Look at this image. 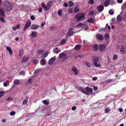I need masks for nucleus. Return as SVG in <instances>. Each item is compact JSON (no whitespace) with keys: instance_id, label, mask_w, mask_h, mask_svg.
I'll list each match as a JSON object with an SVG mask.
<instances>
[{"instance_id":"nucleus-37","label":"nucleus","mask_w":126,"mask_h":126,"mask_svg":"<svg viewBox=\"0 0 126 126\" xmlns=\"http://www.w3.org/2000/svg\"><path fill=\"white\" fill-rule=\"evenodd\" d=\"M88 2L89 4H93L94 3L93 0H90Z\"/></svg>"},{"instance_id":"nucleus-64","label":"nucleus","mask_w":126,"mask_h":126,"mask_svg":"<svg viewBox=\"0 0 126 126\" xmlns=\"http://www.w3.org/2000/svg\"><path fill=\"white\" fill-rule=\"evenodd\" d=\"M93 89L95 91L97 90V88L95 86H94L93 87Z\"/></svg>"},{"instance_id":"nucleus-21","label":"nucleus","mask_w":126,"mask_h":126,"mask_svg":"<svg viewBox=\"0 0 126 126\" xmlns=\"http://www.w3.org/2000/svg\"><path fill=\"white\" fill-rule=\"evenodd\" d=\"M87 21L89 22L93 23L94 22V19L91 18L88 19Z\"/></svg>"},{"instance_id":"nucleus-51","label":"nucleus","mask_w":126,"mask_h":126,"mask_svg":"<svg viewBox=\"0 0 126 126\" xmlns=\"http://www.w3.org/2000/svg\"><path fill=\"white\" fill-rule=\"evenodd\" d=\"M83 93H85V94L87 95H88L89 94L88 93V92H85L84 91L82 90L81 91Z\"/></svg>"},{"instance_id":"nucleus-19","label":"nucleus","mask_w":126,"mask_h":126,"mask_svg":"<svg viewBox=\"0 0 126 126\" xmlns=\"http://www.w3.org/2000/svg\"><path fill=\"white\" fill-rule=\"evenodd\" d=\"M23 53V49H20L19 50V56L20 57H21Z\"/></svg>"},{"instance_id":"nucleus-54","label":"nucleus","mask_w":126,"mask_h":126,"mask_svg":"<svg viewBox=\"0 0 126 126\" xmlns=\"http://www.w3.org/2000/svg\"><path fill=\"white\" fill-rule=\"evenodd\" d=\"M38 11L40 12H42V9L41 7L40 8L38 9Z\"/></svg>"},{"instance_id":"nucleus-6","label":"nucleus","mask_w":126,"mask_h":126,"mask_svg":"<svg viewBox=\"0 0 126 126\" xmlns=\"http://www.w3.org/2000/svg\"><path fill=\"white\" fill-rule=\"evenodd\" d=\"M73 29L70 28L67 33V35H68L72 36H73L75 33V32H73Z\"/></svg>"},{"instance_id":"nucleus-42","label":"nucleus","mask_w":126,"mask_h":126,"mask_svg":"<svg viewBox=\"0 0 126 126\" xmlns=\"http://www.w3.org/2000/svg\"><path fill=\"white\" fill-rule=\"evenodd\" d=\"M109 13L110 15H112L114 13V12L112 11L111 10H110L109 11Z\"/></svg>"},{"instance_id":"nucleus-7","label":"nucleus","mask_w":126,"mask_h":126,"mask_svg":"<svg viewBox=\"0 0 126 126\" xmlns=\"http://www.w3.org/2000/svg\"><path fill=\"white\" fill-rule=\"evenodd\" d=\"M59 57L61 59H66L67 58L66 54L64 53H61L59 54Z\"/></svg>"},{"instance_id":"nucleus-39","label":"nucleus","mask_w":126,"mask_h":126,"mask_svg":"<svg viewBox=\"0 0 126 126\" xmlns=\"http://www.w3.org/2000/svg\"><path fill=\"white\" fill-rule=\"evenodd\" d=\"M124 50V48L123 46H122L120 48V51L121 52H123Z\"/></svg>"},{"instance_id":"nucleus-1","label":"nucleus","mask_w":126,"mask_h":126,"mask_svg":"<svg viewBox=\"0 0 126 126\" xmlns=\"http://www.w3.org/2000/svg\"><path fill=\"white\" fill-rule=\"evenodd\" d=\"M53 3V2L52 1H50L47 4V6L45 5L44 3H42L41 6L44 10H46L47 11L51 8Z\"/></svg>"},{"instance_id":"nucleus-34","label":"nucleus","mask_w":126,"mask_h":126,"mask_svg":"<svg viewBox=\"0 0 126 126\" xmlns=\"http://www.w3.org/2000/svg\"><path fill=\"white\" fill-rule=\"evenodd\" d=\"M109 35L108 34H106L105 35V38L106 40H107L109 38Z\"/></svg>"},{"instance_id":"nucleus-5","label":"nucleus","mask_w":126,"mask_h":126,"mask_svg":"<svg viewBox=\"0 0 126 126\" xmlns=\"http://www.w3.org/2000/svg\"><path fill=\"white\" fill-rule=\"evenodd\" d=\"M106 46L104 44H101L99 45V50L101 51H103L105 48Z\"/></svg>"},{"instance_id":"nucleus-11","label":"nucleus","mask_w":126,"mask_h":126,"mask_svg":"<svg viewBox=\"0 0 126 126\" xmlns=\"http://www.w3.org/2000/svg\"><path fill=\"white\" fill-rule=\"evenodd\" d=\"M39 27V25L33 24L32 25L31 28L32 30H36Z\"/></svg>"},{"instance_id":"nucleus-25","label":"nucleus","mask_w":126,"mask_h":126,"mask_svg":"<svg viewBox=\"0 0 126 126\" xmlns=\"http://www.w3.org/2000/svg\"><path fill=\"white\" fill-rule=\"evenodd\" d=\"M41 61V65H43L45 64L46 62L44 59H42Z\"/></svg>"},{"instance_id":"nucleus-33","label":"nucleus","mask_w":126,"mask_h":126,"mask_svg":"<svg viewBox=\"0 0 126 126\" xmlns=\"http://www.w3.org/2000/svg\"><path fill=\"white\" fill-rule=\"evenodd\" d=\"M83 23H80L77 25L78 27H81L83 25Z\"/></svg>"},{"instance_id":"nucleus-13","label":"nucleus","mask_w":126,"mask_h":126,"mask_svg":"<svg viewBox=\"0 0 126 126\" xmlns=\"http://www.w3.org/2000/svg\"><path fill=\"white\" fill-rule=\"evenodd\" d=\"M6 48L7 50L9 52L10 54L12 55L13 54V52L11 47H9L7 46Z\"/></svg>"},{"instance_id":"nucleus-36","label":"nucleus","mask_w":126,"mask_h":126,"mask_svg":"<svg viewBox=\"0 0 126 126\" xmlns=\"http://www.w3.org/2000/svg\"><path fill=\"white\" fill-rule=\"evenodd\" d=\"M43 103L47 105L49 104L48 102L46 100H45L43 101Z\"/></svg>"},{"instance_id":"nucleus-53","label":"nucleus","mask_w":126,"mask_h":126,"mask_svg":"<svg viewBox=\"0 0 126 126\" xmlns=\"http://www.w3.org/2000/svg\"><path fill=\"white\" fill-rule=\"evenodd\" d=\"M25 73V72L23 71H22L20 72L19 73L20 75H24Z\"/></svg>"},{"instance_id":"nucleus-32","label":"nucleus","mask_w":126,"mask_h":126,"mask_svg":"<svg viewBox=\"0 0 126 126\" xmlns=\"http://www.w3.org/2000/svg\"><path fill=\"white\" fill-rule=\"evenodd\" d=\"M38 61L36 59H34L33 60V62L35 64H37L38 63Z\"/></svg>"},{"instance_id":"nucleus-44","label":"nucleus","mask_w":126,"mask_h":126,"mask_svg":"<svg viewBox=\"0 0 126 126\" xmlns=\"http://www.w3.org/2000/svg\"><path fill=\"white\" fill-rule=\"evenodd\" d=\"M15 113V111H13L11 112L10 113V115L11 116H13L14 115Z\"/></svg>"},{"instance_id":"nucleus-57","label":"nucleus","mask_w":126,"mask_h":126,"mask_svg":"<svg viewBox=\"0 0 126 126\" xmlns=\"http://www.w3.org/2000/svg\"><path fill=\"white\" fill-rule=\"evenodd\" d=\"M76 107L75 106L73 107L72 108V110H75L76 109Z\"/></svg>"},{"instance_id":"nucleus-31","label":"nucleus","mask_w":126,"mask_h":126,"mask_svg":"<svg viewBox=\"0 0 126 126\" xmlns=\"http://www.w3.org/2000/svg\"><path fill=\"white\" fill-rule=\"evenodd\" d=\"M121 19L122 17L121 16L119 15H118L117 17V20L119 21H121Z\"/></svg>"},{"instance_id":"nucleus-29","label":"nucleus","mask_w":126,"mask_h":126,"mask_svg":"<svg viewBox=\"0 0 126 126\" xmlns=\"http://www.w3.org/2000/svg\"><path fill=\"white\" fill-rule=\"evenodd\" d=\"M19 80L18 79H16L14 81V83L16 85H17L19 84Z\"/></svg>"},{"instance_id":"nucleus-20","label":"nucleus","mask_w":126,"mask_h":126,"mask_svg":"<svg viewBox=\"0 0 126 126\" xmlns=\"http://www.w3.org/2000/svg\"><path fill=\"white\" fill-rule=\"evenodd\" d=\"M81 47L80 45L79 44H77L75 46L74 48L76 50H78Z\"/></svg>"},{"instance_id":"nucleus-35","label":"nucleus","mask_w":126,"mask_h":126,"mask_svg":"<svg viewBox=\"0 0 126 126\" xmlns=\"http://www.w3.org/2000/svg\"><path fill=\"white\" fill-rule=\"evenodd\" d=\"M0 20L2 23H4L5 22L4 18L2 17H1L0 18Z\"/></svg>"},{"instance_id":"nucleus-30","label":"nucleus","mask_w":126,"mask_h":126,"mask_svg":"<svg viewBox=\"0 0 126 126\" xmlns=\"http://www.w3.org/2000/svg\"><path fill=\"white\" fill-rule=\"evenodd\" d=\"M79 11V9L78 7H76L74 9V12L76 13Z\"/></svg>"},{"instance_id":"nucleus-43","label":"nucleus","mask_w":126,"mask_h":126,"mask_svg":"<svg viewBox=\"0 0 126 126\" xmlns=\"http://www.w3.org/2000/svg\"><path fill=\"white\" fill-rule=\"evenodd\" d=\"M117 55H114L113 57V60H115L117 59Z\"/></svg>"},{"instance_id":"nucleus-55","label":"nucleus","mask_w":126,"mask_h":126,"mask_svg":"<svg viewBox=\"0 0 126 126\" xmlns=\"http://www.w3.org/2000/svg\"><path fill=\"white\" fill-rule=\"evenodd\" d=\"M16 28L18 29H19L20 28V25L19 24H18L17 25H16Z\"/></svg>"},{"instance_id":"nucleus-17","label":"nucleus","mask_w":126,"mask_h":126,"mask_svg":"<svg viewBox=\"0 0 126 126\" xmlns=\"http://www.w3.org/2000/svg\"><path fill=\"white\" fill-rule=\"evenodd\" d=\"M0 14L1 16L3 17L5 16V15L4 14V12L2 9H0Z\"/></svg>"},{"instance_id":"nucleus-62","label":"nucleus","mask_w":126,"mask_h":126,"mask_svg":"<svg viewBox=\"0 0 126 126\" xmlns=\"http://www.w3.org/2000/svg\"><path fill=\"white\" fill-rule=\"evenodd\" d=\"M16 29H17L16 28V26L13 27L12 28L13 30L14 31H16Z\"/></svg>"},{"instance_id":"nucleus-63","label":"nucleus","mask_w":126,"mask_h":126,"mask_svg":"<svg viewBox=\"0 0 126 126\" xmlns=\"http://www.w3.org/2000/svg\"><path fill=\"white\" fill-rule=\"evenodd\" d=\"M72 10L71 9H69V13H72Z\"/></svg>"},{"instance_id":"nucleus-48","label":"nucleus","mask_w":126,"mask_h":126,"mask_svg":"<svg viewBox=\"0 0 126 126\" xmlns=\"http://www.w3.org/2000/svg\"><path fill=\"white\" fill-rule=\"evenodd\" d=\"M30 18L32 20H33L35 19V17L34 16L32 15L30 16Z\"/></svg>"},{"instance_id":"nucleus-45","label":"nucleus","mask_w":126,"mask_h":126,"mask_svg":"<svg viewBox=\"0 0 126 126\" xmlns=\"http://www.w3.org/2000/svg\"><path fill=\"white\" fill-rule=\"evenodd\" d=\"M43 52L42 50H40L38 51V54H42L43 53Z\"/></svg>"},{"instance_id":"nucleus-38","label":"nucleus","mask_w":126,"mask_h":126,"mask_svg":"<svg viewBox=\"0 0 126 126\" xmlns=\"http://www.w3.org/2000/svg\"><path fill=\"white\" fill-rule=\"evenodd\" d=\"M58 49V48L57 47H56L55 48V52L57 53H58L59 52H60L61 51V50H58V51H57V50H57Z\"/></svg>"},{"instance_id":"nucleus-16","label":"nucleus","mask_w":126,"mask_h":126,"mask_svg":"<svg viewBox=\"0 0 126 126\" xmlns=\"http://www.w3.org/2000/svg\"><path fill=\"white\" fill-rule=\"evenodd\" d=\"M110 0H107L104 3L105 6L106 7L108 6L110 2Z\"/></svg>"},{"instance_id":"nucleus-24","label":"nucleus","mask_w":126,"mask_h":126,"mask_svg":"<svg viewBox=\"0 0 126 126\" xmlns=\"http://www.w3.org/2000/svg\"><path fill=\"white\" fill-rule=\"evenodd\" d=\"M110 109V108L109 107H107L105 109V113H108L109 112H110V110H109Z\"/></svg>"},{"instance_id":"nucleus-58","label":"nucleus","mask_w":126,"mask_h":126,"mask_svg":"<svg viewBox=\"0 0 126 126\" xmlns=\"http://www.w3.org/2000/svg\"><path fill=\"white\" fill-rule=\"evenodd\" d=\"M28 82L29 83L31 84L32 82V79H29Z\"/></svg>"},{"instance_id":"nucleus-27","label":"nucleus","mask_w":126,"mask_h":126,"mask_svg":"<svg viewBox=\"0 0 126 126\" xmlns=\"http://www.w3.org/2000/svg\"><path fill=\"white\" fill-rule=\"evenodd\" d=\"M66 41L65 39H63L61 41V43L62 45H64L66 43Z\"/></svg>"},{"instance_id":"nucleus-40","label":"nucleus","mask_w":126,"mask_h":126,"mask_svg":"<svg viewBox=\"0 0 126 126\" xmlns=\"http://www.w3.org/2000/svg\"><path fill=\"white\" fill-rule=\"evenodd\" d=\"M85 64L88 67H90L91 66V64L88 62H86L85 63Z\"/></svg>"},{"instance_id":"nucleus-28","label":"nucleus","mask_w":126,"mask_h":126,"mask_svg":"<svg viewBox=\"0 0 126 126\" xmlns=\"http://www.w3.org/2000/svg\"><path fill=\"white\" fill-rule=\"evenodd\" d=\"M68 4L69 6L70 7H71L73 5V3L71 1H69Z\"/></svg>"},{"instance_id":"nucleus-9","label":"nucleus","mask_w":126,"mask_h":126,"mask_svg":"<svg viewBox=\"0 0 126 126\" xmlns=\"http://www.w3.org/2000/svg\"><path fill=\"white\" fill-rule=\"evenodd\" d=\"M97 10L100 12H101L104 9V7L102 5H100L98 6L97 8Z\"/></svg>"},{"instance_id":"nucleus-41","label":"nucleus","mask_w":126,"mask_h":126,"mask_svg":"<svg viewBox=\"0 0 126 126\" xmlns=\"http://www.w3.org/2000/svg\"><path fill=\"white\" fill-rule=\"evenodd\" d=\"M62 11L61 10H60L58 12V14L59 15L62 16Z\"/></svg>"},{"instance_id":"nucleus-26","label":"nucleus","mask_w":126,"mask_h":126,"mask_svg":"<svg viewBox=\"0 0 126 126\" xmlns=\"http://www.w3.org/2000/svg\"><path fill=\"white\" fill-rule=\"evenodd\" d=\"M48 55V54L47 53H45L43 54L42 58H45Z\"/></svg>"},{"instance_id":"nucleus-56","label":"nucleus","mask_w":126,"mask_h":126,"mask_svg":"<svg viewBox=\"0 0 126 126\" xmlns=\"http://www.w3.org/2000/svg\"><path fill=\"white\" fill-rule=\"evenodd\" d=\"M64 7H67L68 6V4L66 2H64Z\"/></svg>"},{"instance_id":"nucleus-4","label":"nucleus","mask_w":126,"mask_h":126,"mask_svg":"<svg viewBox=\"0 0 126 126\" xmlns=\"http://www.w3.org/2000/svg\"><path fill=\"white\" fill-rule=\"evenodd\" d=\"M92 60L94 65L97 67H100L101 65L100 64H98L97 63L98 61V57H92Z\"/></svg>"},{"instance_id":"nucleus-49","label":"nucleus","mask_w":126,"mask_h":126,"mask_svg":"<svg viewBox=\"0 0 126 126\" xmlns=\"http://www.w3.org/2000/svg\"><path fill=\"white\" fill-rule=\"evenodd\" d=\"M4 93L3 91L0 92V97H1L3 95Z\"/></svg>"},{"instance_id":"nucleus-22","label":"nucleus","mask_w":126,"mask_h":126,"mask_svg":"<svg viewBox=\"0 0 126 126\" xmlns=\"http://www.w3.org/2000/svg\"><path fill=\"white\" fill-rule=\"evenodd\" d=\"M93 49L95 51H97L98 49V46L97 44H95L93 46Z\"/></svg>"},{"instance_id":"nucleus-8","label":"nucleus","mask_w":126,"mask_h":126,"mask_svg":"<svg viewBox=\"0 0 126 126\" xmlns=\"http://www.w3.org/2000/svg\"><path fill=\"white\" fill-rule=\"evenodd\" d=\"M31 22H27L25 26L23 29V30L25 31L31 25Z\"/></svg>"},{"instance_id":"nucleus-61","label":"nucleus","mask_w":126,"mask_h":126,"mask_svg":"<svg viewBox=\"0 0 126 126\" xmlns=\"http://www.w3.org/2000/svg\"><path fill=\"white\" fill-rule=\"evenodd\" d=\"M117 1L118 3H121L122 2L123 0H117Z\"/></svg>"},{"instance_id":"nucleus-10","label":"nucleus","mask_w":126,"mask_h":126,"mask_svg":"<svg viewBox=\"0 0 126 126\" xmlns=\"http://www.w3.org/2000/svg\"><path fill=\"white\" fill-rule=\"evenodd\" d=\"M72 70L75 74L77 75L78 74V72L76 67L74 66H73L72 67Z\"/></svg>"},{"instance_id":"nucleus-50","label":"nucleus","mask_w":126,"mask_h":126,"mask_svg":"<svg viewBox=\"0 0 126 126\" xmlns=\"http://www.w3.org/2000/svg\"><path fill=\"white\" fill-rule=\"evenodd\" d=\"M94 14V11H92L89 12V15H91L92 16Z\"/></svg>"},{"instance_id":"nucleus-3","label":"nucleus","mask_w":126,"mask_h":126,"mask_svg":"<svg viewBox=\"0 0 126 126\" xmlns=\"http://www.w3.org/2000/svg\"><path fill=\"white\" fill-rule=\"evenodd\" d=\"M7 4H6L5 7L7 12H9L13 9L12 5L9 2L7 1Z\"/></svg>"},{"instance_id":"nucleus-47","label":"nucleus","mask_w":126,"mask_h":126,"mask_svg":"<svg viewBox=\"0 0 126 126\" xmlns=\"http://www.w3.org/2000/svg\"><path fill=\"white\" fill-rule=\"evenodd\" d=\"M39 72V70L38 69L36 70L34 72V74H38Z\"/></svg>"},{"instance_id":"nucleus-12","label":"nucleus","mask_w":126,"mask_h":126,"mask_svg":"<svg viewBox=\"0 0 126 126\" xmlns=\"http://www.w3.org/2000/svg\"><path fill=\"white\" fill-rule=\"evenodd\" d=\"M56 60L55 58H52L48 62V64L50 65L53 64L54 62Z\"/></svg>"},{"instance_id":"nucleus-46","label":"nucleus","mask_w":126,"mask_h":126,"mask_svg":"<svg viewBox=\"0 0 126 126\" xmlns=\"http://www.w3.org/2000/svg\"><path fill=\"white\" fill-rule=\"evenodd\" d=\"M28 102V101L27 100H24L23 102V104H27Z\"/></svg>"},{"instance_id":"nucleus-52","label":"nucleus","mask_w":126,"mask_h":126,"mask_svg":"<svg viewBox=\"0 0 126 126\" xmlns=\"http://www.w3.org/2000/svg\"><path fill=\"white\" fill-rule=\"evenodd\" d=\"M12 100L13 99L12 97H9L7 98V101H10Z\"/></svg>"},{"instance_id":"nucleus-59","label":"nucleus","mask_w":126,"mask_h":126,"mask_svg":"<svg viewBox=\"0 0 126 126\" xmlns=\"http://www.w3.org/2000/svg\"><path fill=\"white\" fill-rule=\"evenodd\" d=\"M4 86L5 87H6L8 85V84L6 83V82H4L3 83Z\"/></svg>"},{"instance_id":"nucleus-60","label":"nucleus","mask_w":126,"mask_h":126,"mask_svg":"<svg viewBox=\"0 0 126 126\" xmlns=\"http://www.w3.org/2000/svg\"><path fill=\"white\" fill-rule=\"evenodd\" d=\"M119 111L121 112H122L123 111V109L121 108H120L119 109Z\"/></svg>"},{"instance_id":"nucleus-23","label":"nucleus","mask_w":126,"mask_h":126,"mask_svg":"<svg viewBox=\"0 0 126 126\" xmlns=\"http://www.w3.org/2000/svg\"><path fill=\"white\" fill-rule=\"evenodd\" d=\"M37 33L35 32H32V35L33 37H35L37 35Z\"/></svg>"},{"instance_id":"nucleus-15","label":"nucleus","mask_w":126,"mask_h":126,"mask_svg":"<svg viewBox=\"0 0 126 126\" xmlns=\"http://www.w3.org/2000/svg\"><path fill=\"white\" fill-rule=\"evenodd\" d=\"M85 90L86 91L88 92H89L92 93V92L93 89L90 88L88 87H87L85 88Z\"/></svg>"},{"instance_id":"nucleus-18","label":"nucleus","mask_w":126,"mask_h":126,"mask_svg":"<svg viewBox=\"0 0 126 126\" xmlns=\"http://www.w3.org/2000/svg\"><path fill=\"white\" fill-rule=\"evenodd\" d=\"M28 60L29 58L28 57H24L22 59V62L24 63L28 61Z\"/></svg>"},{"instance_id":"nucleus-2","label":"nucleus","mask_w":126,"mask_h":126,"mask_svg":"<svg viewBox=\"0 0 126 126\" xmlns=\"http://www.w3.org/2000/svg\"><path fill=\"white\" fill-rule=\"evenodd\" d=\"M85 17L84 13H79L77 14L75 16V18L78 21H80Z\"/></svg>"},{"instance_id":"nucleus-14","label":"nucleus","mask_w":126,"mask_h":126,"mask_svg":"<svg viewBox=\"0 0 126 126\" xmlns=\"http://www.w3.org/2000/svg\"><path fill=\"white\" fill-rule=\"evenodd\" d=\"M96 38L99 40H102L103 39V37L101 34H98L96 35Z\"/></svg>"}]
</instances>
